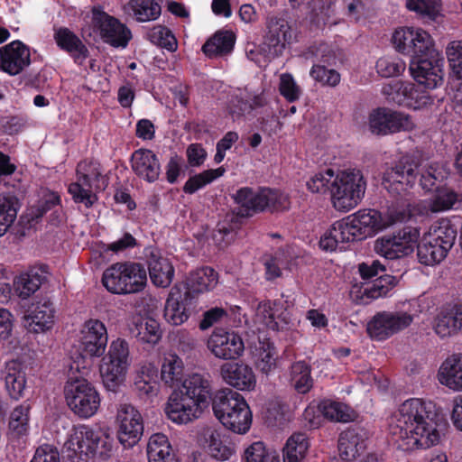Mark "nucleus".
Segmentation results:
<instances>
[{"label": "nucleus", "instance_id": "obj_63", "mask_svg": "<svg viewBox=\"0 0 462 462\" xmlns=\"http://www.w3.org/2000/svg\"><path fill=\"white\" fill-rule=\"evenodd\" d=\"M279 91L280 94L291 103L300 98V89L291 74L284 73L281 75Z\"/></svg>", "mask_w": 462, "mask_h": 462}, {"label": "nucleus", "instance_id": "obj_49", "mask_svg": "<svg viewBox=\"0 0 462 462\" xmlns=\"http://www.w3.org/2000/svg\"><path fill=\"white\" fill-rule=\"evenodd\" d=\"M208 449L210 456L219 461L228 460L235 452L232 442L225 434L214 430L208 439Z\"/></svg>", "mask_w": 462, "mask_h": 462}, {"label": "nucleus", "instance_id": "obj_53", "mask_svg": "<svg viewBox=\"0 0 462 462\" xmlns=\"http://www.w3.org/2000/svg\"><path fill=\"white\" fill-rule=\"evenodd\" d=\"M446 53L451 71L457 80L456 97L462 101V41L452 42Z\"/></svg>", "mask_w": 462, "mask_h": 462}, {"label": "nucleus", "instance_id": "obj_3", "mask_svg": "<svg viewBox=\"0 0 462 462\" xmlns=\"http://www.w3.org/2000/svg\"><path fill=\"white\" fill-rule=\"evenodd\" d=\"M210 374L192 373L168 398L164 412L176 424H187L201 416L215 397Z\"/></svg>", "mask_w": 462, "mask_h": 462}, {"label": "nucleus", "instance_id": "obj_11", "mask_svg": "<svg viewBox=\"0 0 462 462\" xmlns=\"http://www.w3.org/2000/svg\"><path fill=\"white\" fill-rule=\"evenodd\" d=\"M77 180L68 187V192L74 202H94L97 199L96 194L104 190L107 186V178L102 173L97 162L80 161L76 169Z\"/></svg>", "mask_w": 462, "mask_h": 462}, {"label": "nucleus", "instance_id": "obj_19", "mask_svg": "<svg viewBox=\"0 0 462 462\" xmlns=\"http://www.w3.org/2000/svg\"><path fill=\"white\" fill-rule=\"evenodd\" d=\"M93 23L102 41L115 48H125L132 39V32L119 19L99 8H93Z\"/></svg>", "mask_w": 462, "mask_h": 462}, {"label": "nucleus", "instance_id": "obj_23", "mask_svg": "<svg viewBox=\"0 0 462 462\" xmlns=\"http://www.w3.org/2000/svg\"><path fill=\"white\" fill-rule=\"evenodd\" d=\"M196 300L179 286L171 288L165 302L163 317L173 326L186 322L196 307Z\"/></svg>", "mask_w": 462, "mask_h": 462}, {"label": "nucleus", "instance_id": "obj_59", "mask_svg": "<svg viewBox=\"0 0 462 462\" xmlns=\"http://www.w3.org/2000/svg\"><path fill=\"white\" fill-rule=\"evenodd\" d=\"M376 71L383 78L397 77L401 75L406 64L399 58L382 57L376 61Z\"/></svg>", "mask_w": 462, "mask_h": 462}, {"label": "nucleus", "instance_id": "obj_12", "mask_svg": "<svg viewBox=\"0 0 462 462\" xmlns=\"http://www.w3.org/2000/svg\"><path fill=\"white\" fill-rule=\"evenodd\" d=\"M278 204H239V207L227 212L219 220L213 232V240L219 246H226L236 236L238 230L254 215L277 209Z\"/></svg>", "mask_w": 462, "mask_h": 462}, {"label": "nucleus", "instance_id": "obj_33", "mask_svg": "<svg viewBox=\"0 0 462 462\" xmlns=\"http://www.w3.org/2000/svg\"><path fill=\"white\" fill-rule=\"evenodd\" d=\"M55 308L50 300L38 302L34 309L25 316L24 326L29 332L40 333L49 330L54 324Z\"/></svg>", "mask_w": 462, "mask_h": 462}, {"label": "nucleus", "instance_id": "obj_52", "mask_svg": "<svg viewBox=\"0 0 462 462\" xmlns=\"http://www.w3.org/2000/svg\"><path fill=\"white\" fill-rule=\"evenodd\" d=\"M183 362L176 355L163 359L161 369V379L168 386L172 387L182 380Z\"/></svg>", "mask_w": 462, "mask_h": 462}, {"label": "nucleus", "instance_id": "obj_48", "mask_svg": "<svg viewBox=\"0 0 462 462\" xmlns=\"http://www.w3.org/2000/svg\"><path fill=\"white\" fill-rule=\"evenodd\" d=\"M128 8L138 23L155 21L162 14V7L156 0H130Z\"/></svg>", "mask_w": 462, "mask_h": 462}, {"label": "nucleus", "instance_id": "obj_16", "mask_svg": "<svg viewBox=\"0 0 462 462\" xmlns=\"http://www.w3.org/2000/svg\"><path fill=\"white\" fill-rule=\"evenodd\" d=\"M368 125L373 134L380 136L411 131L414 127L411 116L384 106L370 112Z\"/></svg>", "mask_w": 462, "mask_h": 462}, {"label": "nucleus", "instance_id": "obj_27", "mask_svg": "<svg viewBox=\"0 0 462 462\" xmlns=\"http://www.w3.org/2000/svg\"><path fill=\"white\" fill-rule=\"evenodd\" d=\"M143 254L152 282L156 287L166 288L170 286L175 273L171 261L164 257L156 247H146Z\"/></svg>", "mask_w": 462, "mask_h": 462}, {"label": "nucleus", "instance_id": "obj_42", "mask_svg": "<svg viewBox=\"0 0 462 462\" xmlns=\"http://www.w3.org/2000/svg\"><path fill=\"white\" fill-rule=\"evenodd\" d=\"M234 202H282V193L277 189L259 187L257 191L253 188L242 187L232 195Z\"/></svg>", "mask_w": 462, "mask_h": 462}, {"label": "nucleus", "instance_id": "obj_28", "mask_svg": "<svg viewBox=\"0 0 462 462\" xmlns=\"http://www.w3.org/2000/svg\"><path fill=\"white\" fill-rule=\"evenodd\" d=\"M369 431L361 426H352L343 430L338 438L340 457L347 462L354 461L366 448Z\"/></svg>", "mask_w": 462, "mask_h": 462}, {"label": "nucleus", "instance_id": "obj_61", "mask_svg": "<svg viewBox=\"0 0 462 462\" xmlns=\"http://www.w3.org/2000/svg\"><path fill=\"white\" fill-rule=\"evenodd\" d=\"M51 204H33L27 208L26 211L20 217L19 224L24 228L33 227L40 218L51 210Z\"/></svg>", "mask_w": 462, "mask_h": 462}, {"label": "nucleus", "instance_id": "obj_13", "mask_svg": "<svg viewBox=\"0 0 462 462\" xmlns=\"http://www.w3.org/2000/svg\"><path fill=\"white\" fill-rule=\"evenodd\" d=\"M129 365V346L126 340L117 338L112 341L100 365L102 380L108 391L116 392L125 380Z\"/></svg>", "mask_w": 462, "mask_h": 462}, {"label": "nucleus", "instance_id": "obj_57", "mask_svg": "<svg viewBox=\"0 0 462 462\" xmlns=\"http://www.w3.org/2000/svg\"><path fill=\"white\" fill-rule=\"evenodd\" d=\"M150 41L167 51L173 52L178 48V42L172 32L166 26L158 25L149 32Z\"/></svg>", "mask_w": 462, "mask_h": 462}, {"label": "nucleus", "instance_id": "obj_54", "mask_svg": "<svg viewBox=\"0 0 462 462\" xmlns=\"http://www.w3.org/2000/svg\"><path fill=\"white\" fill-rule=\"evenodd\" d=\"M398 283V279L395 276L386 274L385 273L380 274L377 278L368 283L364 289V295L368 299H378L385 297L389 291L393 290Z\"/></svg>", "mask_w": 462, "mask_h": 462}, {"label": "nucleus", "instance_id": "obj_29", "mask_svg": "<svg viewBox=\"0 0 462 462\" xmlns=\"http://www.w3.org/2000/svg\"><path fill=\"white\" fill-rule=\"evenodd\" d=\"M133 171L141 179L152 183L159 179L161 164L157 155L149 149L141 148L131 156Z\"/></svg>", "mask_w": 462, "mask_h": 462}, {"label": "nucleus", "instance_id": "obj_24", "mask_svg": "<svg viewBox=\"0 0 462 462\" xmlns=\"http://www.w3.org/2000/svg\"><path fill=\"white\" fill-rule=\"evenodd\" d=\"M30 64V50L21 41H13L0 48V69L3 72L15 76Z\"/></svg>", "mask_w": 462, "mask_h": 462}, {"label": "nucleus", "instance_id": "obj_30", "mask_svg": "<svg viewBox=\"0 0 462 462\" xmlns=\"http://www.w3.org/2000/svg\"><path fill=\"white\" fill-rule=\"evenodd\" d=\"M54 41L57 46L69 53L74 62L82 65L88 58L89 51L79 37L67 27H60L54 31Z\"/></svg>", "mask_w": 462, "mask_h": 462}, {"label": "nucleus", "instance_id": "obj_14", "mask_svg": "<svg viewBox=\"0 0 462 462\" xmlns=\"http://www.w3.org/2000/svg\"><path fill=\"white\" fill-rule=\"evenodd\" d=\"M66 443L89 456L93 459L106 460L110 457L113 445L109 436L100 430H95L88 425H79L73 429Z\"/></svg>", "mask_w": 462, "mask_h": 462}, {"label": "nucleus", "instance_id": "obj_32", "mask_svg": "<svg viewBox=\"0 0 462 462\" xmlns=\"http://www.w3.org/2000/svg\"><path fill=\"white\" fill-rule=\"evenodd\" d=\"M218 282L217 273L209 266L199 268L189 273L183 285V291L196 300L201 293L213 290Z\"/></svg>", "mask_w": 462, "mask_h": 462}, {"label": "nucleus", "instance_id": "obj_39", "mask_svg": "<svg viewBox=\"0 0 462 462\" xmlns=\"http://www.w3.org/2000/svg\"><path fill=\"white\" fill-rule=\"evenodd\" d=\"M134 390L141 398H152L159 392L158 369L151 365H144L136 374Z\"/></svg>", "mask_w": 462, "mask_h": 462}, {"label": "nucleus", "instance_id": "obj_10", "mask_svg": "<svg viewBox=\"0 0 462 462\" xmlns=\"http://www.w3.org/2000/svg\"><path fill=\"white\" fill-rule=\"evenodd\" d=\"M64 395L69 410L81 419L93 417L100 407L99 392L84 378H69L64 386Z\"/></svg>", "mask_w": 462, "mask_h": 462}, {"label": "nucleus", "instance_id": "obj_15", "mask_svg": "<svg viewBox=\"0 0 462 462\" xmlns=\"http://www.w3.org/2000/svg\"><path fill=\"white\" fill-rule=\"evenodd\" d=\"M418 84L410 81L393 80L383 87L382 92L387 100L399 106H403L414 110L420 109L431 104V98L425 89H430L424 84Z\"/></svg>", "mask_w": 462, "mask_h": 462}, {"label": "nucleus", "instance_id": "obj_50", "mask_svg": "<svg viewBox=\"0 0 462 462\" xmlns=\"http://www.w3.org/2000/svg\"><path fill=\"white\" fill-rule=\"evenodd\" d=\"M291 381L299 393H308L313 387L314 383L310 365L304 360L292 363L291 365Z\"/></svg>", "mask_w": 462, "mask_h": 462}, {"label": "nucleus", "instance_id": "obj_43", "mask_svg": "<svg viewBox=\"0 0 462 462\" xmlns=\"http://www.w3.org/2000/svg\"><path fill=\"white\" fill-rule=\"evenodd\" d=\"M131 333L143 343L157 344L162 338L159 322L151 317H141L134 322Z\"/></svg>", "mask_w": 462, "mask_h": 462}, {"label": "nucleus", "instance_id": "obj_46", "mask_svg": "<svg viewBox=\"0 0 462 462\" xmlns=\"http://www.w3.org/2000/svg\"><path fill=\"white\" fill-rule=\"evenodd\" d=\"M457 226L450 219L441 218L432 224L426 234L431 236V241H436L451 250L457 240Z\"/></svg>", "mask_w": 462, "mask_h": 462}, {"label": "nucleus", "instance_id": "obj_6", "mask_svg": "<svg viewBox=\"0 0 462 462\" xmlns=\"http://www.w3.org/2000/svg\"><path fill=\"white\" fill-rule=\"evenodd\" d=\"M454 205L429 204L430 208H428L425 204H390L384 212L365 208L348 217L355 218L353 223L357 226V228H360L361 232L365 233V239L394 224L407 222L413 218L417 221L418 217L427 215L428 209L431 212L446 211L453 208Z\"/></svg>", "mask_w": 462, "mask_h": 462}, {"label": "nucleus", "instance_id": "obj_55", "mask_svg": "<svg viewBox=\"0 0 462 462\" xmlns=\"http://www.w3.org/2000/svg\"><path fill=\"white\" fill-rule=\"evenodd\" d=\"M226 170L223 166L217 169L206 170L199 174L189 177L184 184L183 190L185 193L193 194L207 184H209L217 178L223 176Z\"/></svg>", "mask_w": 462, "mask_h": 462}, {"label": "nucleus", "instance_id": "obj_7", "mask_svg": "<svg viewBox=\"0 0 462 462\" xmlns=\"http://www.w3.org/2000/svg\"><path fill=\"white\" fill-rule=\"evenodd\" d=\"M312 193L329 195L331 202L348 199L357 202L365 193L366 180L359 170H346L335 174L332 169L316 173L307 182Z\"/></svg>", "mask_w": 462, "mask_h": 462}, {"label": "nucleus", "instance_id": "obj_64", "mask_svg": "<svg viewBox=\"0 0 462 462\" xmlns=\"http://www.w3.org/2000/svg\"><path fill=\"white\" fill-rule=\"evenodd\" d=\"M30 462H60V456L57 448L43 444L36 449Z\"/></svg>", "mask_w": 462, "mask_h": 462}, {"label": "nucleus", "instance_id": "obj_21", "mask_svg": "<svg viewBox=\"0 0 462 462\" xmlns=\"http://www.w3.org/2000/svg\"><path fill=\"white\" fill-rule=\"evenodd\" d=\"M208 347L216 357L232 360L243 355L245 344L238 333L216 328L208 340Z\"/></svg>", "mask_w": 462, "mask_h": 462}, {"label": "nucleus", "instance_id": "obj_8", "mask_svg": "<svg viewBox=\"0 0 462 462\" xmlns=\"http://www.w3.org/2000/svg\"><path fill=\"white\" fill-rule=\"evenodd\" d=\"M212 411L218 421L227 430L246 433L252 425V411L245 398L231 389L225 388L215 393Z\"/></svg>", "mask_w": 462, "mask_h": 462}, {"label": "nucleus", "instance_id": "obj_45", "mask_svg": "<svg viewBox=\"0 0 462 462\" xmlns=\"http://www.w3.org/2000/svg\"><path fill=\"white\" fill-rule=\"evenodd\" d=\"M442 0H407L406 7L427 23H436L443 18Z\"/></svg>", "mask_w": 462, "mask_h": 462}, {"label": "nucleus", "instance_id": "obj_38", "mask_svg": "<svg viewBox=\"0 0 462 462\" xmlns=\"http://www.w3.org/2000/svg\"><path fill=\"white\" fill-rule=\"evenodd\" d=\"M318 410L329 421L347 423L355 421L358 417L357 412L349 405L328 399L319 402Z\"/></svg>", "mask_w": 462, "mask_h": 462}, {"label": "nucleus", "instance_id": "obj_41", "mask_svg": "<svg viewBox=\"0 0 462 462\" xmlns=\"http://www.w3.org/2000/svg\"><path fill=\"white\" fill-rule=\"evenodd\" d=\"M236 34L232 31H218L202 46V51L209 58L230 53L236 43Z\"/></svg>", "mask_w": 462, "mask_h": 462}, {"label": "nucleus", "instance_id": "obj_20", "mask_svg": "<svg viewBox=\"0 0 462 462\" xmlns=\"http://www.w3.org/2000/svg\"><path fill=\"white\" fill-rule=\"evenodd\" d=\"M118 428L116 437L125 448L136 445L143 433L141 413L132 405H122L116 415Z\"/></svg>", "mask_w": 462, "mask_h": 462}, {"label": "nucleus", "instance_id": "obj_34", "mask_svg": "<svg viewBox=\"0 0 462 462\" xmlns=\"http://www.w3.org/2000/svg\"><path fill=\"white\" fill-rule=\"evenodd\" d=\"M462 328V304H449L438 314L434 329L441 337L457 334Z\"/></svg>", "mask_w": 462, "mask_h": 462}, {"label": "nucleus", "instance_id": "obj_51", "mask_svg": "<svg viewBox=\"0 0 462 462\" xmlns=\"http://www.w3.org/2000/svg\"><path fill=\"white\" fill-rule=\"evenodd\" d=\"M353 221H355V218L347 216L331 225L332 230H334L341 244L340 250L345 247V244L364 239L365 233L361 232L360 228H357V226Z\"/></svg>", "mask_w": 462, "mask_h": 462}, {"label": "nucleus", "instance_id": "obj_18", "mask_svg": "<svg viewBox=\"0 0 462 462\" xmlns=\"http://www.w3.org/2000/svg\"><path fill=\"white\" fill-rule=\"evenodd\" d=\"M417 167L412 157L405 155L383 173L382 184L396 200L399 196L412 187L416 180Z\"/></svg>", "mask_w": 462, "mask_h": 462}, {"label": "nucleus", "instance_id": "obj_56", "mask_svg": "<svg viewBox=\"0 0 462 462\" xmlns=\"http://www.w3.org/2000/svg\"><path fill=\"white\" fill-rule=\"evenodd\" d=\"M245 462H281L279 456L268 449L263 441L250 444L244 451Z\"/></svg>", "mask_w": 462, "mask_h": 462}, {"label": "nucleus", "instance_id": "obj_22", "mask_svg": "<svg viewBox=\"0 0 462 462\" xmlns=\"http://www.w3.org/2000/svg\"><path fill=\"white\" fill-rule=\"evenodd\" d=\"M82 358L100 357L104 355L108 340L105 324L97 319H89L84 322L81 329Z\"/></svg>", "mask_w": 462, "mask_h": 462}, {"label": "nucleus", "instance_id": "obj_4", "mask_svg": "<svg viewBox=\"0 0 462 462\" xmlns=\"http://www.w3.org/2000/svg\"><path fill=\"white\" fill-rule=\"evenodd\" d=\"M420 229L413 226L403 228L378 237L374 242V251L386 260L399 259L413 253L417 247V256L420 263L434 265L441 263L450 251L425 234L419 243Z\"/></svg>", "mask_w": 462, "mask_h": 462}, {"label": "nucleus", "instance_id": "obj_1", "mask_svg": "<svg viewBox=\"0 0 462 462\" xmlns=\"http://www.w3.org/2000/svg\"><path fill=\"white\" fill-rule=\"evenodd\" d=\"M395 417L396 424L391 432L402 450L426 449L439 442L443 415L435 402L408 399L399 406Z\"/></svg>", "mask_w": 462, "mask_h": 462}, {"label": "nucleus", "instance_id": "obj_60", "mask_svg": "<svg viewBox=\"0 0 462 462\" xmlns=\"http://www.w3.org/2000/svg\"><path fill=\"white\" fill-rule=\"evenodd\" d=\"M255 365L260 372L265 374L276 367V350L273 344L267 343L263 346L255 361Z\"/></svg>", "mask_w": 462, "mask_h": 462}, {"label": "nucleus", "instance_id": "obj_62", "mask_svg": "<svg viewBox=\"0 0 462 462\" xmlns=\"http://www.w3.org/2000/svg\"><path fill=\"white\" fill-rule=\"evenodd\" d=\"M310 74L313 79L322 85L336 87L340 82V74L337 70L322 65H313Z\"/></svg>", "mask_w": 462, "mask_h": 462}, {"label": "nucleus", "instance_id": "obj_47", "mask_svg": "<svg viewBox=\"0 0 462 462\" xmlns=\"http://www.w3.org/2000/svg\"><path fill=\"white\" fill-rule=\"evenodd\" d=\"M310 448V440L305 432H295L283 448V462H300Z\"/></svg>", "mask_w": 462, "mask_h": 462}, {"label": "nucleus", "instance_id": "obj_58", "mask_svg": "<svg viewBox=\"0 0 462 462\" xmlns=\"http://www.w3.org/2000/svg\"><path fill=\"white\" fill-rule=\"evenodd\" d=\"M30 405L26 402L17 406L11 413L9 428L18 436L24 435L28 430Z\"/></svg>", "mask_w": 462, "mask_h": 462}, {"label": "nucleus", "instance_id": "obj_17", "mask_svg": "<svg viewBox=\"0 0 462 462\" xmlns=\"http://www.w3.org/2000/svg\"><path fill=\"white\" fill-rule=\"evenodd\" d=\"M412 320L404 311H379L368 321L366 332L372 339L384 341L407 328Z\"/></svg>", "mask_w": 462, "mask_h": 462}, {"label": "nucleus", "instance_id": "obj_31", "mask_svg": "<svg viewBox=\"0 0 462 462\" xmlns=\"http://www.w3.org/2000/svg\"><path fill=\"white\" fill-rule=\"evenodd\" d=\"M221 375L226 383L241 391H250L256 383L253 369L243 363L224 364Z\"/></svg>", "mask_w": 462, "mask_h": 462}, {"label": "nucleus", "instance_id": "obj_36", "mask_svg": "<svg viewBox=\"0 0 462 462\" xmlns=\"http://www.w3.org/2000/svg\"><path fill=\"white\" fill-rule=\"evenodd\" d=\"M248 113L261 108L256 111L255 116L256 123L259 129L263 133L272 136L275 134L282 128V123L279 117L275 115L273 109L270 106H263V100L260 97H254L250 104H248Z\"/></svg>", "mask_w": 462, "mask_h": 462}, {"label": "nucleus", "instance_id": "obj_26", "mask_svg": "<svg viewBox=\"0 0 462 462\" xmlns=\"http://www.w3.org/2000/svg\"><path fill=\"white\" fill-rule=\"evenodd\" d=\"M448 176V172L438 165L431 164L421 173L420 184L425 191H435L436 196L430 202H462L458 194L447 186H440Z\"/></svg>", "mask_w": 462, "mask_h": 462}, {"label": "nucleus", "instance_id": "obj_35", "mask_svg": "<svg viewBox=\"0 0 462 462\" xmlns=\"http://www.w3.org/2000/svg\"><path fill=\"white\" fill-rule=\"evenodd\" d=\"M2 374L9 396L14 400L21 399L26 385L23 364L17 360L7 362Z\"/></svg>", "mask_w": 462, "mask_h": 462}, {"label": "nucleus", "instance_id": "obj_37", "mask_svg": "<svg viewBox=\"0 0 462 462\" xmlns=\"http://www.w3.org/2000/svg\"><path fill=\"white\" fill-rule=\"evenodd\" d=\"M148 462H180L172 450L166 435L156 433L150 437L147 444Z\"/></svg>", "mask_w": 462, "mask_h": 462}, {"label": "nucleus", "instance_id": "obj_2", "mask_svg": "<svg viewBox=\"0 0 462 462\" xmlns=\"http://www.w3.org/2000/svg\"><path fill=\"white\" fill-rule=\"evenodd\" d=\"M393 43L400 53L411 58L410 70L413 79L430 88L443 83L444 60L433 56V40L429 32L413 27L395 30Z\"/></svg>", "mask_w": 462, "mask_h": 462}, {"label": "nucleus", "instance_id": "obj_5", "mask_svg": "<svg viewBox=\"0 0 462 462\" xmlns=\"http://www.w3.org/2000/svg\"><path fill=\"white\" fill-rule=\"evenodd\" d=\"M420 229L413 226L403 228L378 237L374 242V251L386 260L399 259L413 253L417 247V256L420 263L434 265L441 263L450 251L425 234L419 243Z\"/></svg>", "mask_w": 462, "mask_h": 462}, {"label": "nucleus", "instance_id": "obj_9", "mask_svg": "<svg viewBox=\"0 0 462 462\" xmlns=\"http://www.w3.org/2000/svg\"><path fill=\"white\" fill-rule=\"evenodd\" d=\"M101 282L112 294H136L143 291L147 285V272L140 263L117 262L103 272Z\"/></svg>", "mask_w": 462, "mask_h": 462}, {"label": "nucleus", "instance_id": "obj_40", "mask_svg": "<svg viewBox=\"0 0 462 462\" xmlns=\"http://www.w3.org/2000/svg\"><path fill=\"white\" fill-rule=\"evenodd\" d=\"M439 382L453 390H462V354L447 358L439 371Z\"/></svg>", "mask_w": 462, "mask_h": 462}, {"label": "nucleus", "instance_id": "obj_25", "mask_svg": "<svg viewBox=\"0 0 462 462\" xmlns=\"http://www.w3.org/2000/svg\"><path fill=\"white\" fill-rule=\"evenodd\" d=\"M291 39L292 31L288 21L275 16L268 17L263 44L267 46L271 55H282L286 45L291 44Z\"/></svg>", "mask_w": 462, "mask_h": 462}, {"label": "nucleus", "instance_id": "obj_44", "mask_svg": "<svg viewBox=\"0 0 462 462\" xmlns=\"http://www.w3.org/2000/svg\"><path fill=\"white\" fill-rule=\"evenodd\" d=\"M45 279L34 269L23 273L14 280V292L20 299L27 300L39 290Z\"/></svg>", "mask_w": 462, "mask_h": 462}]
</instances>
